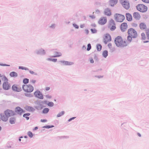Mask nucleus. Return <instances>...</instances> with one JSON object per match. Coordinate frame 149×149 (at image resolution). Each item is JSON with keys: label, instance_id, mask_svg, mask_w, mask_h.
<instances>
[{"label": "nucleus", "instance_id": "1", "mask_svg": "<svg viewBox=\"0 0 149 149\" xmlns=\"http://www.w3.org/2000/svg\"><path fill=\"white\" fill-rule=\"evenodd\" d=\"M115 44L116 46L120 47H124L128 45L127 42L124 40L122 37L120 36H117L114 40Z\"/></svg>", "mask_w": 149, "mask_h": 149}, {"label": "nucleus", "instance_id": "2", "mask_svg": "<svg viewBox=\"0 0 149 149\" xmlns=\"http://www.w3.org/2000/svg\"><path fill=\"white\" fill-rule=\"evenodd\" d=\"M0 77L2 81H4L3 84V88L4 89L7 90L9 89L10 87V84L8 82V79L4 75H1L0 74Z\"/></svg>", "mask_w": 149, "mask_h": 149}, {"label": "nucleus", "instance_id": "3", "mask_svg": "<svg viewBox=\"0 0 149 149\" xmlns=\"http://www.w3.org/2000/svg\"><path fill=\"white\" fill-rule=\"evenodd\" d=\"M22 88L24 92L28 93L33 92L34 89L33 87L31 84H24L22 86Z\"/></svg>", "mask_w": 149, "mask_h": 149}, {"label": "nucleus", "instance_id": "4", "mask_svg": "<svg viewBox=\"0 0 149 149\" xmlns=\"http://www.w3.org/2000/svg\"><path fill=\"white\" fill-rule=\"evenodd\" d=\"M136 7L137 10L142 13L146 12L148 9L147 6L143 4H138Z\"/></svg>", "mask_w": 149, "mask_h": 149}, {"label": "nucleus", "instance_id": "5", "mask_svg": "<svg viewBox=\"0 0 149 149\" xmlns=\"http://www.w3.org/2000/svg\"><path fill=\"white\" fill-rule=\"evenodd\" d=\"M115 20L118 22H121L123 21L125 19V16L116 13L114 15Z\"/></svg>", "mask_w": 149, "mask_h": 149}, {"label": "nucleus", "instance_id": "6", "mask_svg": "<svg viewBox=\"0 0 149 149\" xmlns=\"http://www.w3.org/2000/svg\"><path fill=\"white\" fill-rule=\"evenodd\" d=\"M127 33L129 35L132 37L133 38H136L138 36V34L136 31L132 28L128 29Z\"/></svg>", "mask_w": 149, "mask_h": 149}, {"label": "nucleus", "instance_id": "7", "mask_svg": "<svg viewBox=\"0 0 149 149\" xmlns=\"http://www.w3.org/2000/svg\"><path fill=\"white\" fill-rule=\"evenodd\" d=\"M4 113L8 117L15 115L14 112L11 110H7L4 112Z\"/></svg>", "mask_w": 149, "mask_h": 149}, {"label": "nucleus", "instance_id": "8", "mask_svg": "<svg viewBox=\"0 0 149 149\" xmlns=\"http://www.w3.org/2000/svg\"><path fill=\"white\" fill-rule=\"evenodd\" d=\"M103 40L105 43L107 44L108 42H109L111 40V36L108 34H105L104 36Z\"/></svg>", "mask_w": 149, "mask_h": 149}, {"label": "nucleus", "instance_id": "9", "mask_svg": "<svg viewBox=\"0 0 149 149\" xmlns=\"http://www.w3.org/2000/svg\"><path fill=\"white\" fill-rule=\"evenodd\" d=\"M107 21V18L105 17H102L99 19L98 23L101 25H104L106 23Z\"/></svg>", "mask_w": 149, "mask_h": 149}, {"label": "nucleus", "instance_id": "10", "mask_svg": "<svg viewBox=\"0 0 149 149\" xmlns=\"http://www.w3.org/2000/svg\"><path fill=\"white\" fill-rule=\"evenodd\" d=\"M128 28V25L126 23L123 22L122 23L120 26V29L123 32L125 31Z\"/></svg>", "mask_w": 149, "mask_h": 149}, {"label": "nucleus", "instance_id": "11", "mask_svg": "<svg viewBox=\"0 0 149 149\" xmlns=\"http://www.w3.org/2000/svg\"><path fill=\"white\" fill-rule=\"evenodd\" d=\"M34 95L36 97L40 99H42L43 98V96L42 93L38 91H36L34 93Z\"/></svg>", "mask_w": 149, "mask_h": 149}, {"label": "nucleus", "instance_id": "12", "mask_svg": "<svg viewBox=\"0 0 149 149\" xmlns=\"http://www.w3.org/2000/svg\"><path fill=\"white\" fill-rule=\"evenodd\" d=\"M15 111L17 114L19 115H21L24 112L23 110L19 107H16L15 109Z\"/></svg>", "mask_w": 149, "mask_h": 149}, {"label": "nucleus", "instance_id": "13", "mask_svg": "<svg viewBox=\"0 0 149 149\" xmlns=\"http://www.w3.org/2000/svg\"><path fill=\"white\" fill-rule=\"evenodd\" d=\"M123 7L126 9H128L130 7L129 3L125 1L122 3Z\"/></svg>", "mask_w": 149, "mask_h": 149}, {"label": "nucleus", "instance_id": "14", "mask_svg": "<svg viewBox=\"0 0 149 149\" xmlns=\"http://www.w3.org/2000/svg\"><path fill=\"white\" fill-rule=\"evenodd\" d=\"M12 89L13 90L19 92L21 90V88L16 84L13 85L12 86Z\"/></svg>", "mask_w": 149, "mask_h": 149}, {"label": "nucleus", "instance_id": "15", "mask_svg": "<svg viewBox=\"0 0 149 149\" xmlns=\"http://www.w3.org/2000/svg\"><path fill=\"white\" fill-rule=\"evenodd\" d=\"M104 14L106 15L110 16L111 15V10L109 8H107L104 10Z\"/></svg>", "mask_w": 149, "mask_h": 149}, {"label": "nucleus", "instance_id": "16", "mask_svg": "<svg viewBox=\"0 0 149 149\" xmlns=\"http://www.w3.org/2000/svg\"><path fill=\"white\" fill-rule=\"evenodd\" d=\"M133 17L136 20H139L141 18V16L139 13L135 12L133 13Z\"/></svg>", "mask_w": 149, "mask_h": 149}, {"label": "nucleus", "instance_id": "17", "mask_svg": "<svg viewBox=\"0 0 149 149\" xmlns=\"http://www.w3.org/2000/svg\"><path fill=\"white\" fill-rule=\"evenodd\" d=\"M140 29L141 30H144L146 29L147 26L146 24L144 22H142L139 24Z\"/></svg>", "mask_w": 149, "mask_h": 149}, {"label": "nucleus", "instance_id": "18", "mask_svg": "<svg viewBox=\"0 0 149 149\" xmlns=\"http://www.w3.org/2000/svg\"><path fill=\"white\" fill-rule=\"evenodd\" d=\"M0 116L1 119L2 121L6 122L8 120V117L6 115H5L4 114H1L0 115Z\"/></svg>", "mask_w": 149, "mask_h": 149}, {"label": "nucleus", "instance_id": "19", "mask_svg": "<svg viewBox=\"0 0 149 149\" xmlns=\"http://www.w3.org/2000/svg\"><path fill=\"white\" fill-rule=\"evenodd\" d=\"M118 2V0H110L109 1V5L111 6H113Z\"/></svg>", "mask_w": 149, "mask_h": 149}, {"label": "nucleus", "instance_id": "20", "mask_svg": "<svg viewBox=\"0 0 149 149\" xmlns=\"http://www.w3.org/2000/svg\"><path fill=\"white\" fill-rule=\"evenodd\" d=\"M24 109L26 111L29 112H33L35 110V109L33 107L27 106H25L24 107Z\"/></svg>", "mask_w": 149, "mask_h": 149}, {"label": "nucleus", "instance_id": "21", "mask_svg": "<svg viewBox=\"0 0 149 149\" xmlns=\"http://www.w3.org/2000/svg\"><path fill=\"white\" fill-rule=\"evenodd\" d=\"M126 19L129 21H131L132 19V17L131 15L129 13H127L126 14Z\"/></svg>", "mask_w": 149, "mask_h": 149}, {"label": "nucleus", "instance_id": "22", "mask_svg": "<svg viewBox=\"0 0 149 149\" xmlns=\"http://www.w3.org/2000/svg\"><path fill=\"white\" fill-rule=\"evenodd\" d=\"M10 123L11 124H14L16 122V119L15 117H11L9 120Z\"/></svg>", "mask_w": 149, "mask_h": 149}, {"label": "nucleus", "instance_id": "23", "mask_svg": "<svg viewBox=\"0 0 149 149\" xmlns=\"http://www.w3.org/2000/svg\"><path fill=\"white\" fill-rule=\"evenodd\" d=\"M61 62L65 65H69L73 64L72 62L67 61H62Z\"/></svg>", "mask_w": 149, "mask_h": 149}, {"label": "nucleus", "instance_id": "24", "mask_svg": "<svg viewBox=\"0 0 149 149\" xmlns=\"http://www.w3.org/2000/svg\"><path fill=\"white\" fill-rule=\"evenodd\" d=\"M54 53L55 55L53 56V57H59L62 55L61 53L60 52L56 51Z\"/></svg>", "mask_w": 149, "mask_h": 149}, {"label": "nucleus", "instance_id": "25", "mask_svg": "<svg viewBox=\"0 0 149 149\" xmlns=\"http://www.w3.org/2000/svg\"><path fill=\"white\" fill-rule=\"evenodd\" d=\"M114 24H115L114 21L113 19H111L109 22L108 25V27H110L111 25Z\"/></svg>", "mask_w": 149, "mask_h": 149}, {"label": "nucleus", "instance_id": "26", "mask_svg": "<svg viewBox=\"0 0 149 149\" xmlns=\"http://www.w3.org/2000/svg\"><path fill=\"white\" fill-rule=\"evenodd\" d=\"M132 38H133L130 35H128V36H127V41L126 42H127L128 44L130 42L132 41Z\"/></svg>", "mask_w": 149, "mask_h": 149}, {"label": "nucleus", "instance_id": "27", "mask_svg": "<svg viewBox=\"0 0 149 149\" xmlns=\"http://www.w3.org/2000/svg\"><path fill=\"white\" fill-rule=\"evenodd\" d=\"M10 75L11 77H16L17 75V73L15 72H10Z\"/></svg>", "mask_w": 149, "mask_h": 149}, {"label": "nucleus", "instance_id": "28", "mask_svg": "<svg viewBox=\"0 0 149 149\" xmlns=\"http://www.w3.org/2000/svg\"><path fill=\"white\" fill-rule=\"evenodd\" d=\"M30 115V113H26L24 114L23 117L26 118V119L28 120L29 119V117L28 116Z\"/></svg>", "mask_w": 149, "mask_h": 149}, {"label": "nucleus", "instance_id": "29", "mask_svg": "<svg viewBox=\"0 0 149 149\" xmlns=\"http://www.w3.org/2000/svg\"><path fill=\"white\" fill-rule=\"evenodd\" d=\"M141 39L143 40H145L146 39V36L144 33H142L141 34Z\"/></svg>", "mask_w": 149, "mask_h": 149}, {"label": "nucleus", "instance_id": "30", "mask_svg": "<svg viewBox=\"0 0 149 149\" xmlns=\"http://www.w3.org/2000/svg\"><path fill=\"white\" fill-rule=\"evenodd\" d=\"M103 56L106 58L108 56V51L107 50L104 51L102 53Z\"/></svg>", "mask_w": 149, "mask_h": 149}, {"label": "nucleus", "instance_id": "31", "mask_svg": "<svg viewBox=\"0 0 149 149\" xmlns=\"http://www.w3.org/2000/svg\"><path fill=\"white\" fill-rule=\"evenodd\" d=\"M109 27L110 28V29L111 31H113L116 29V25L115 24H114L111 25V27Z\"/></svg>", "mask_w": 149, "mask_h": 149}, {"label": "nucleus", "instance_id": "32", "mask_svg": "<svg viewBox=\"0 0 149 149\" xmlns=\"http://www.w3.org/2000/svg\"><path fill=\"white\" fill-rule=\"evenodd\" d=\"M108 46L112 51H113L114 50V48L112 47V45L111 43H109L108 45Z\"/></svg>", "mask_w": 149, "mask_h": 149}, {"label": "nucleus", "instance_id": "33", "mask_svg": "<svg viewBox=\"0 0 149 149\" xmlns=\"http://www.w3.org/2000/svg\"><path fill=\"white\" fill-rule=\"evenodd\" d=\"M29 82V79L27 78L24 79L23 80V82L25 84L28 83Z\"/></svg>", "mask_w": 149, "mask_h": 149}, {"label": "nucleus", "instance_id": "34", "mask_svg": "<svg viewBox=\"0 0 149 149\" xmlns=\"http://www.w3.org/2000/svg\"><path fill=\"white\" fill-rule=\"evenodd\" d=\"M102 46L100 44H98L97 45V48L98 51H100L102 49Z\"/></svg>", "mask_w": 149, "mask_h": 149}, {"label": "nucleus", "instance_id": "35", "mask_svg": "<svg viewBox=\"0 0 149 149\" xmlns=\"http://www.w3.org/2000/svg\"><path fill=\"white\" fill-rule=\"evenodd\" d=\"M49 110V109L45 108L43 110L42 112L44 113H46L48 112Z\"/></svg>", "mask_w": 149, "mask_h": 149}, {"label": "nucleus", "instance_id": "36", "mask_svg": "<svg viewBox=\"0 0 149 149\" xmlns=\"http://www.w3.org/2000/svg\"><path fill=\"white\" fill-rule=\"evenodd\" d=\"M146 34L147 39L149 40V29L146 30Z\"/></svg>", "mask_w": 149, "mask_h": 149}, {"label": "nucleus", "instance_id": "37", "mask_svg": "<svg viewBox=\"0 0 149 149\" xmlns=\"http://www.w3.org/2000/svg\"><path fill=\"white\" fill-rule=\"evenodd\" d=\"M64 113V112L63 111H61V112L59 113L57 115V117H59L63 115V114Z\"/></svg>", "mask_w": 149, "mask_h": 149}, {"label": "nucleus", "instance_id": "38", "mask_svg": "<svg viewBox=\"0 0 149 149\" xmlns=\"http://www.w3.org/2000/svg\"><path fill=\"white\" fill-rule=\"evenodd\" d=\"M54 104L52 102H49L47 104V105L48 106L51 107L53 106Z\"/></svg>", "mask_w": 149, "mask_h": 149}, {"label": "nucleus", "instance_id": "39", "mask_svg": "<svg viewBox=\"0 0 149 149\" xmlns=\"http://www.w3.org/2000/svg\"><path fill=\"white\" fill-rule=\"evenodd\" d=\"M28 135L30 138H31L33 136L32 133L31 132H28Z\"/></svg>", "mask_w": 149, "mask_h": 149}, {"label": "nucleus", "instance_id": "40", "mask_svg": "<svg viewBox=\"0 0 149 149\" xmlns=\"http://www.w3.org/2000/svg\"><path fill=\"white\" fill-rule=\"evenodd\" d=\"M48 60H49V61H52L54 62H56L57 61V60L56 59H55V58H53V59L48 58Z\"/></svg>", "mask_w": 149, "mask_h": 149}, {"label": "nucleus", "instance_id": "41", "mask_svg": "<svg viewBox=\"0 0 149 149\" xmlns=\"http://www.w3.org/2000/svg\"><path fill=\"white\" fill-rule=\"evenodd\" d=\"M91 30L93 33H95L97 31V30L95 29H91Z\"/></svg>", "mask_w": 149, "mask_h": 149}, {"label": "nucleus", "instance_id": "42", "mask_svg": "<svg viewBox=\"0 0 149 149\" xmlns=\"http://www.w3.org/2000/svg\"><path fill=\"white\" fill-rule=\"evenodd\" d=\"M87 46L88 47L87 49L88 51H89L91 48V46L90 44H88Z\"/></svg>", "mask_w": 149, "mask_h": 149}, {"label": "nucleus", "instance_id": "43", "mask_svg": "<svg viewBox=\"0 0 149 149\" xmlns=\"http://www.w3.org/2000/svg\"><path fill=\"white\" fill-rule=\"evenodd\" d=\"M143 2L146 3H149V0H141Z\"/></svg>", "mask_w": 149, "mask_h": 149}, {"label": "nucleus", "instance_id": "44", "mask_svg": "<svg viewBox=\"0 0 149 149\" xmlns=\"http://www.w3.org/2000/svg\"><path fill=\"white\" fill-rule=\"evenodd\" d=\"M36 82V80L34 79H32L30 80V82L32 84H34Z\"/></svg>", "mask_w": 149, "mask_h": 149}, {"label": "nucleus", "instance_id": "45", "mask_svg": "<svg viewBox=\"0 0 149 149\" xmlns=\"http://www.w3.org/2000/svg\"><path fill=\"white\" fill-rule=\"evenodd\" d=\"M73 26L76 29H78L79 28V26L76 24H73Z\"/></svg>", "mask_w": 149, "mask_h": 149}, {"label": "nucleus", "instance_id": "46", "mask_svg": "<svg viewBox=\"0 0 149 149\" xmlns=\"http://www.w3.org/2000/svg\"><path fill=\"white\" fill-rule=\"evenodd\" d=\"M19 69H22V70H26L27 69H26L25 67H19Z\"/></svg>", "mask_w": 149, "mask_h": 149}, {"label": "nucleus", "instance_id": "47", "mask_svg": "<svg viewBox=\"0 0 149 149\" xmlns=\"http://www.w3.org/2000/svg\"><path fill=\"white\" fill-rule=\"evenodd\" d=\"M29 72L30 73H31V74H35V75L36 74V73L35 72H34L33 71H29Z\"/></svg>", "mask_w": 149, "mask_h": 149}, {"label": "nucleus", "instance_id": "48", "mask_svg": "<svg viewBox=\"0 0 149 149\" xmlns=\"http://www.w3.org/2000/svg\"><path fill=\"white\" fill-rule=\"evenodd\" d=\"M90 62L91 63H94V60L92 58H91L90 59Z\"/></svg>", "mask_w": 149, "mask_h": 149}, {"label": "nucleus", "instance_id": "49", "mask_svg": "<svg viewBox=\"0 0 149 149\" xmlns=\"http://www.w3.org/2000/svg\"><path fill=\"white\" fill-rule=\"evenodd\" d=\"M50 89V87H46L45 88V89H46V91H49Z\"/></svg>", "mask_w": 149, "mask_h": 149}, {"label": "nucleus", "instance_id": "50", "mask_svg": "<svg viewBox=\"0 0 149 149\" xmlns=\"http://www.w3.org/2000/svg\"><path fill=\"white\" fill-rule=\"evenodd\" d=\"M47 121V120H42L41 119V121L42 122H45Z\"/></svg>", "mask_w": 149, "mask_h": 149}, {"label": "nucleus", "instance_id": "51", "mask_svg": "<svg viewBox=\"0 0 149 149\" xmlns=\"http://www.w3.org/2000/svg\"><path fill=\"white\" fill-rule=\"evenodd\" d=\"M75 118L74 117H73L72 118H70L69 120H68V121H71L72 120H73V119H74Z\"/></svg>", "mask_w": 149, "mask_h": 149}, {"label": "nucleus", "instance_id": "52", "mask_svg": "<svg viewBox=\"0 0 149 149\" xmlns=\"http://www.w3.org/2000/svg\"><path fill=\"white\" fill-rule=\"evenodd\" d=\"M134 27H136L137 26V25L135 24H133L132 25Z\"/></svg>", "mask_w": 149, "mask_h": 149}, {"label": "nucleus", "instance_id": "53", "mask_svg": "<svg viewBox=\"0 0 149 149\" xmlns=\"http://www.w3.org/2000/svg\"><path fill=\"white\" fill-rule=\"evenodd\" d=\"M85 31L86 32V33L87 34H88V33L89 31L87 29H86L85 30Z\"/></svg>", "mask_w": 149, "mask_h": 149}, {"label": "nucleus", "instance_id": "54", "mask_svg": "<svg viewBox=\"0 0 149 149\" xmlns=\"http://www.w3.org/2000/svg\"><path fill=\"white\" fill-rule=\"evenodd\" d=\"M84 24L81 25H80V27L81 28H83L84 27Z\"/></svg>", "mask_w": 149, "mask_h": 149}, {"label": "nucleus", "instance_id": "55", "mask_svg": "<svg viewBox=\"0 0 149 149\" xmlns=\"http://www.w3.org/2000/svg\"><path fill=\"white\" fill-rule=\"evenodd\" d=\"M137 134L139 136H141V134H140V133H138Z\"/></svg>", "mask_w": 149, "mask_h": 149}, {"label": "nucleus", "instance_id": "56", "mask_svg": "<svg viewBox=\"0 0 149 149\" xmlns=\"http://www.w3.org/2000/svg\"><path fill=\"white\" fill-rule=\"evenodd\" d=\"M125 0H120L121 1L122 3L124 1H125Z\"/></svg>", "mask_w": 149, "mask_h": 149}, {"label": "nucleus", "instance_id": "57", "mask_svg": "<svg viewBox=\"0 0 149 149\" xmlns=\"http://www.w3.org/2000/svg\"><path fill=\"white\" fill-rule=\"evenodd\" d=\"M149 42L148 41H144V43H146V42Z\"/></svg>", "mask_w": 149, "mask_h": 149}, {"label": "nucleus", "instance_id": "58", "mask_svg": "<svg viewBox=\"0 0 149 149\" xmlns=\"http://www.w3.org/2000/svg\"><path fill=\"white\" fill-rule=\"evenodd\" d=\"M1 84V80L0 79V85Z\"/></svg>", "mask_w": 149, "mask_h": 149}, {"label": "nucleus", "instance_id": "59", "mask_svg": "<svg viewBox=\"0 0 149 149\" xmlns=\"http://www.w3.org/2000/svg\"><path fill=\"white\" fill-rule=\"evenodd\" d=\"M38 129V127H35V129L36 130L37 129Z\"/></svg>", "mask_w": 149, "mask_h": 149}, {"label": "nucleus", "instance_id": "60", "mask_svg": "<svg viewBox=\"0 0 149 149\" xmlns=\"http://www.w3.org/2000/svg\"><path fill=\"white\" fill-rule=\"evenodd\" d=\"M19 141H21V139H19Z\"/></svg>", "mask_w": 149, "mask_h": 149}, {"label": "nucleus", "instance_id": "61", "mask_svg": "<svg viewBox=\"0 0 149 149\" xmlns=\"http://www.w3.org/2000/svg\"><path fill=\"white\" fill-rule=\"evenodd\" d=\"M83 48H84V46L83 47Z\"/></svg>", "mask_w": 149, "mask_h": 149}, {"label": "nucleus", "instance_id": "62", "mask_svg": "<svg viewBox=\"0 0 149 149\" xmlns=\"http://www.w3.org/2000/svg\"><path fill=\"white\" fill-rule=\"evenodd\" d=\"M97 11H98V12H99V10H97Z\"/></svg>", "mask_w": 149, "mask_h": 149}]
</instances>
